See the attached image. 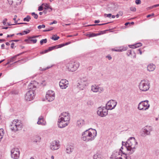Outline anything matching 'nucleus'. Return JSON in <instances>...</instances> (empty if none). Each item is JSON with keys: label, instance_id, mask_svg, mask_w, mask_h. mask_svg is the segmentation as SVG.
Wrapping results in <instances>:
<instances>
[{"label": "nucleus", "instance_id": "e433bc0d", "mask_svg": "<svg viewBox=\"0 0 159 159\" xmlns=\"http://www.w3.org/2000/svg\"><path fill=\"white\" fill-rule=\"evenodd\" d=\"M8 2L9 5H12V6L14 7H16L17 5V4H14L13 1H8Z\"/></svg>", "mask_w": 159, "mask_h": 159}, {"label": "nucleus", "instance_id": "052dcab7", "mask_svg": "<svg viewBox=\"0 0 159 159\" xmlns=\"http://www.w3.org/2000/svg\"><path fill=\"white\" fill-rule=\"evenodd\" d=\"M14 35V34H12L11 35H7V37L8 38L9 37H11L13 36Z\"/></svg>", "mask_w": 159, "mask_h": 159}, {"label": "nucleus", "instance_id": "f3484780", "mask_svg": "<svg viewBox=\"0 0 159 159\" xmlns=\"http://www.w3.org/2000/svg\"><path fill=\"white\" fill-rule=\"evenodd\" d=\"M59 85L61 89H66L68 86L69 82L66 79H62L59 82Z\"/></svg>", "mask_w": 159, "mask_h": 159}, {"label": "nucleus", "instance_id": "7c9ffc66", "mask_svg": "<svg viewBox=\"0 0 159 159\" xmlns=\"http://www.w3.org/2000/svg\"><path fill=\"white\" fill-rule=\"evenodd\" d=\"M4 134V132L3 129H0V142L2 139Z\"/></svg>", "mask_w": 159, "mask_h": 159}, {"label": "nucleus", "instance_id": "5fc2aeb1", "mask_svg": "<svg viewBox=\"0 0 159 159\" xmlns=\"http://www.w3.org/2000/svg\"><path fill=\"white\" fill-rule=\"evenodd\" d=\"M39 35L33 36L31 37H30L29 39L35 38L39 37Z\"/></svg>", "mask_w": 159, "mask_h": 159}, {"label": "nucleus", "instance_id": "a18cd8bd", "mask_svg": "<svg viewBox=\"0 0 159 159\" xmlns=\"http://www.w3.org/2000/svg\"><path fill=\"white\" fill-rule=\"evenodd\" d=\"M130 10L131 11L135 12L136 11V8L134 7H130Z\"/></svg>", "mask_w": 159, "mask_h": 159}, {"label": "nucleus", "instance_id": "680f3d73", "mask_svg": "<svg viewBox=\"0 0 159 159\" xmlns=\"http://www.w3.org/2000/svg\"><path fill=\"white\" fill-rule=\"evenodd\" d=\"M5 41V40L4 39H0V43L2 42H4Z\"/></svg>", "mask_w": 159, "mask_h": 159}, {"label": "nucleus", "instance_id": "4d7b16f0", "mask_svg": "<svg viewBox=\"0 0 159 159\" xmlns=\"http://www.w3.org/2000/svg\"><path fill=\"white\" fill-rule=\"evenodd\" d=\"M104 16H107V17H110L111 16V14H104Z\"/></svg>", "mask_w": 159, "mask_h": 159}, {"label": "nucleus", "instance_id": "4468645a", "mask_svg": "<svg viewBox=\"0 0 159 159\" xmlns=\"http://www.w3.org/2000/svg\"><path fill=\"white\" fill-rule=\"evenodd\" d=\"M70 115L67 112H63L61 113L59 116V119L63 120L68 122L70 120Z\"/></svg>", "mask_w": 159, "mask_h": 159}, {"label": "nucleus", "instance_id": "79ce46f5", "mask_svg": "<svg viewBox=\"0 0 159 159\" xmlns=\"http://www.w3.org/2000/svg\"><path fill=\"white\" fill-rule=\"evenodd\" d=\"M70 43L69 42L66 43H63V44H59V47L60 48H61L63 46H64L65 45H67Z\"/></svg>", "mask_w": 159, "mask_h": 159}, {"label": "nucleus", "instance_id": "13d9d810", "mask_svg": "<svg viewBox=\"0 0 159 159\" xmlns=\"http://www.w3.org/2000/svg\"><path fill=\"white\" fill-rule=\"evenodd\" d=\"M154 15V14L153 13H152L151 14H149L147 15V17H149L152 16H153Z\"/></svg>", "mask_w": 159, "mask_h": 159}, {"label": "nucleus", "instance_id": "5701e85b", "mask_svg": "<svg viewBox=\"0 0 159 159\" xmlns=\"http://www.w3.org/2000/svg\"><path fill=\"white\" fill-rule=\"evenodd\" d=\"M127 54L128 56H129L130 55L133 56V58H135L136 57L135 53L133 50H128L127 52Z\"/></svg>", "mask_w": 159, "mask_h": 159}, {"label": "nucleus", "instance_id": "b1692460", "mask_svg": "<svg viewBox=\"0 0 159 159\" xmlns=\"http://www.w3.org/2000/svg\"><path fill=\"white\" fill-rule=\"evenodd\" d=\"M84 125V120L80 119L78 120L77 122V125L79 127H81Z\"/></svg>", "mask_w": 159, "mask_h": 159}, {"label": "nucleus", "instance_id": "393cba45", "mask_svg": "<svg viewBox=\"0 0 159 159\" xmlns=\"http://www.w3.org/2000/svg\"><path fill=\"white\" fill-rule=\"evenodd\" d=\"M42 6H44L45 7V9L48 10L49 12H50L52 10L51 7L47 3H43Z\"/></svg>", "mask_w": 159, "mask_h": 159}, {"label": "nucleus", "instance_id": "774afa93", "mask_svg": "<svg viewBox=\"0 0 159 159\" xmlns=\"http://www.w3.org/2000/svg\"><path fill=\"white\" fill-rule=\"evenodd\" d=\"M47 10H46V9H45L43 11V12L44 14H46L47 13Z\"/></svg>", "mask_w": 159, "mask_h": 159}, {"label": "nucleus", "instance_id": "6e6d98bb", "mask_svg": "<svg viewBox=\"0 0 159 159\" xmlns=\"http://www.w3.org/2000/svg\"><path fill=\"white\" fill-rule=\"evenodd\" d=\"M135 3L137 4H139L141 3V1H135Z\"/></svg>", "mask_w": 159, "mask_h": 159}, {"label": "nucleus", "instance_id": "bf43d9fd", "mask_svg": "<svg viewBox=\"0 0 159 159\" xmlns=\"http://www.w3.org/2000/svg\"><path fill=\"white\" fill-rule=\"evenodd\" d=\"M51 67L50 66H48V67H47V68H45L44 69H42V70L43 71V70H46L47 69H49V68H50Z\"/></svg>", "mask_w": 159, "mask_h": 159}, {"label": "nucleus", "instance_id": "20e7f679", "mask_svg": "<svg viewBox=\"0 0 159 159\" xmlns=\"http://www.w3.org/2000/svg\"><path fill=\"white\" fill-rule=\"evenodd\" d=\"M23 125L18 120H14L10 124V129L12 131L16 132L21 129Z\"/></svg>", "mask_w": 159, "mask_h": 159}, {"label": "nucleus", "instance_id": "a878e982", "mask_svg": "<svg viewBox=\"0 0 159 159\" xmlns=\"http://www.w3.org/2000/svg\"><path fill=\"white\" fill-rule=\"evenodd\" d=\"M41 139V138L39 136L37 135L34 137L33 141L34 142L37 143L39 142Z\"/></svg>", "mask_w": 159, "mask_h": 159}, {"label": "nucleus", "instance_id": "2f4dec72", "mask_svg": "<svg viewBox=\"0 0 159 159\" xmlns=\"http://www.w3.org/2000/svg\"><path fill=\"white\" fill-rule=\"evenodd\" d=\"M25 42L28 43H30V41L33 42L34 43H35L37 42V40L36 39L29 40V39H26L25 40Z\"/></svg>", "mask_w": 159, "mask_h": 159}, {"label": "nucleus", "instance_id": "dca6fc26", "mask_svg": "<svg viewBox=\"0 0 159 159\" xmlns=\"http://www.w3.org/2000/svg\"><path fill=\"white\" fill-rule=\"evenodd\" d=\"M60 145L58 141L55 140L51 143L50 148L52 150H57L59 148Z\"/></svg>", "mask_w": 159, "mask_h": 159}, {"label": "nucleus", "instance_id": "4c0bfd02", "mask_svg": "<svg viewBox=\"0 0 159 159\" xmlns=\"http://www.w3.org/2000/svg\"><path fill=\"white\" fill-rule=\"evenodd\" d=\"M127 50V48L126 47L123 48L122 49H115L114 50L116 52H122L124 51H125Z\"/></svg>", "mask_w": 159, "mask_h": 159}, {"label": "nucleus", "instance_id": "c756f323", "mask_svg": "<svg viewBox=\"0 0 159 159\" xmlns=\"http://www.w3.org/2000/svg\"><path fill=\"white\" fill-rule=\"evenodd\" d=\"M71 147H72L71 146H69L66 147V151L67 153H70L72 152L73 150V148H71Z\"/></svg>", "mask_w": 159, "mask_h": 159}, {"label": "nucleus", "instance_id": "ea45409f", "mask_svg": "<svg viewBox=\"0 0 159 159\" xmlns=\"http://www.w3.org/2000/svg\"><path fill=\"white\" fill-rule=\"evenodd\" d=\"M59 38V36H57L56 35H54L53 37H52L51 39L55 41L57 40Z\"/></svg>", "mask_w": 159, "mask_h": 159}, {"label": "nucleus", "instance_id": "0e129e2a", "mask_svg": "<svg viewBox=\"0 0 159 159\" xmlns=\"http://www.w3.org/2000/svg\"><path fill=\"white\" fill-rule=\"evenodd\" d=\"M15 43H12L11 44V47L12 48H13V46L14 45Z\"/></svg>", "mask_w": 159, "mask_h": 159}, {"label": "nucleus", "instance_id": "8fccbe9b", "mask_svg": "<svg viewBox=\"0 0 159 159\" xmlns=\"http://www.w3.org/2000/svg\"><path fill=\"white\" fill-rule=\"evenodd\" d=\"M43 7L41 6L39 7L38 10L39 11H41L43 10Z\"/></svg>", "mask_w": 159, "mask_h": 159}, {"label": "nucleus", "instance_id": "6e6552de", "mask_svg": "<svg viewBox=\"0 0 159 159\" xmlns=\"http://www.w3.org/2000/svg\"><path fill=\"white\" fill-rule=\"evenodd\" d=\"M88 79L86 77H83L81 78L77 85V87L81 90L84 89L88 84Z\"/></svg>", "mask_w": 159, "mask_h": 159}, {"label": "nucleus", "instance_id": "2eb2a0df", "mask_svg": "<svg viewBox=\"0 0 159 159\" xmlns=\"http://www.w3.org/2000/svg\"><path fill=\"white\" fill-rule=\"evenodd\" d=\"M91 90L93 92L101 93L104 91V89L102 87H99L98 85H94L91 87Z\"/></svg>", "mask_w": 159, "mask_h": 159}, {"label": "nucleus", "instance_id": "e2e57ef3", "mask_svg": "<svg viewBox=\"0 0 159 159\" xmlns=\"http://www.w3.org/2000/svg\"><path fill=\"white\" fill-rule=\"evenodd\" d=\"M4 46H5V45H4V44H2L1 45V48L2 49H4Z\"/></svg>", "mask_w": 159, "mask_h": 159}, {"label": "nucleus", "instance_id": "4be33fe9", "mask_svg": "<svg viewBox=\"0 0 159 159\" xmlns=\"http://www.w3.org/2000/svg\"><path fill=\"white\" fill-rule=\"evenodd\" d=\"M156 68V66L152 63L149 64L147 67L148 70L149 71H153Z\"/></svg>", "mask_w": 159, "mask_h": 159}, {"label": "nucleus", "instance_id": "a19ab883", "mask_svg": "<svg viewBox=\"0 0 159 159\" xmlns=\"http://www.w3.org/2000/svg\"><path fill=\"white\" fill-rule=\"evenodd\" d=\"M47 39H43L40 40V43L41 45H42L44 43H46L47 42Z\"/></svg>", "mask_w": 159, "mask_h": 159}, {"label": "nucleus", "instance_id": "473e14b6", "mask_svg": "<svg viewBox=\"0 0 159 159\" xmlns=\"http://www.w3.org/2000/svg\"><path fill=\"white\" fill-rule=\"evenodd\" d=\"M94 159H102V158L101 155L96 154L94 155L93 157Z\"/></svg>", "mask_w": 159, "mask_h": 159}, {"label": "nucleus", "instance_id": "f257e3e1", "mask_svg": "<svg viewBox=\"0 0 159 159\" xmlns=\"http://www.w3.org/2000/svg\"><path fill=\"white\" fill-rule=\"evenodd\" d=\"M138 142L134 137H130L126 142H122V146L124 148L125 147L127 151V155H129L133 153L135 151L137 147Z\"/></svg>", "mask_w": 159, "mask_h": 159}, {"label": "nucleus", "instance_id": "3c124183", "mask_svg": "<svg viewBox=\"0 0 159 159\" xmlns=\"http://www.w3.org/2000/svg\"><path fill=\"white\" fill-rule=\"evenodd\" d=\"M106 58H107L109 60H110L111 59L112 57H111V55H108L106 57Z\"/></svg>", "mask_w": 159, "mask_h": 159}, {"label": "nucleus", "instance_id": "bb28decb", "mask_svg": "<svg viewBox=\"0 0 159 159\" xmlns=\"http://www.w3.org/2000/svg\"><path fill=\"white\" fill-rule=\"evenodd\" d=\"M44 120L43 117L41 116L39 118V120L37 122V124L39 125H44L43 123Z\"/></svg>", "mask_w": 159, "mask_h": 159}, {"label": "nucleus", "instance_id": "aec40b11", "mask_svg": "<svg viewBox=\"0 0 159 159\" xmlns=\"http://www.w3.org/2000/svg\"><path fill=\"white\" fill-rule=\"evenodd\" d=\"M36 84V82L35 81H32L28 86V88L30 89V90H32L35 92V91L36 88V86L35 85Z\"/></svg>", "mask_w": 159, "mask_h": 159}, {"label": "nucleus", "instance_id": "423d86ee", "mask_svg": "<svg viewBox=\"0 0 159 159\" xmlns=\"http://www.w3.org/2000/svg\"><path fill=\"white\" fill-rule=\"evenodd\" d=\"M80 66V63L78 62L70 61L66 65L67 70L70 72H74Z\"/></svg>", "mask_w": 159, "mask_h": 159}, {"label": "nucleus", "instance_id": "69168bd1", "mask_svg": "<svg viewBox=\"0 0 159 159\" xmlns=\"http://www.w3.org/2000/svg\"><path fill=\"white\" fill-rule=\"evenodd\" d=\"M100 22V20H95L94 21V23H98Z\"/></svg>", "mask_w": 159, "mask_h": 159}, {"label": "nucleus", "instance_id": "9b49d317", "mask_svg": "<svg viewBox=\"0 0 159 159\" xmlns=\"http://www.w3.org/2000/svg\"><path fill=\"white\" fill-rule=\"evenodd\" d=\"M55 98V93L53 91L48 90L47 92L46 98L49 102H51L54 100Z\"/></svg>", "mask_w": 159, "mask_h": 159}, {"label": "nucleus", "instance_id": "412c9836", "mask_svg": "<svg viewBox=\"0 0 159 159\" xmlns=\"http://www.w3.org/2000/svg\"><path fill=\"white\" fill-rule=\"evenodd\" d=\"M109 6V7L111 8V10L114 11L117 10L119 7V6L116 3H112Z\"/></svg>", "mask_w": 159, "mask_h": 159}, {"label": "nucleus", "instance_id": "ddd939ff", "mask_svg": "<svg viewBox=\"0 0 159 159\" xmlns=\"http://www.w3.org/2000/svg\"><path fill=\"white\" fill-rule=\"evenodd\" d=\"M117 102L114 100L109 101L106 104V107L108 110H112L115 108Z\"/></svg>", "mask_w": 159, "mask_h": 159}, {"label": "nucleus", "instance_id": "09e8293b", "mask_svg": "<svg viewBox=\"0 0 159 159\" xmlns=\"http://www.w3.org/2000/svg\"><path fill=\"white\" fill-rule=\"evenodd\" d=\"M7 20V18H5L4 19V20H3L2 23L3 24V25H5L6 24V22Z\"/></svg>", "mask_w": 159, "mask_h": 159}, {"label": "nucleus", "instance_id": "0eeeda50", "mask_svg": "<svg viewBox=\"0 0 159 159\" xmlns=\"http://www.w3.org/2000/svg\"><path fill=\"white\" fill-rule=\"evenodd\" d=\"M148 101L146 100L140 102L139 104L138 108L140 110L145 111L148 109L150 105L148 104Z\"/></svg>", "mask_w": 159, "mask_h": 159}, {"label": "nucleus", "instance_id": "603ef678", "mask_svg": "<svg viewBox=\"0 0 159 159\" xmlns=\"http://www.w3.org/2000/svg\"><path fill=\"white\" fill-rule=\"evenodd\" d=\"M30 30H28V31H23V33H24L25 34H27L28 33H29L30 32Z\"/></svg>", "mask_w": 159, "mask_h": 159}, {"label": "nucleus", "instance_id": "39448f33", "mask_svg": "<svg viewBox=\"0 0 159 159\" xmlns=\"http://www.w3.org/2000/svg\"><path fill=\"white\" fill-rule=\"evenodd\" d=\"M139 87V89L142 91L145 92L150 88V83L148 80H143L140 82Z\"/></svg>", "mask_w": 159, "mask_h": 159}, {"label": "nucleus", "instance_id": "de8ad7c7", "mask_svg": "<svg viewBox=\"0 0 159 159\" xmlns=\"http://www.w3.org/2000/svg\"><path fill=\"white\" fill-rule=\"evenodd\" d=\"M45 26L44 25H39L38 26V28L39 29H40L41 28H44Z\"/></svg>", "mask_w": 159, "mask_h": 159}, {"label": "nucleus", "instance_id": "f8f14e48", "mask_svg": "<svg viewBox=\"0 0 159 159\" xmlns=\"http://www.w3.org/2000/svg\"><path fill=\"white\" fill-rule=\"evenodd\" d=\"M11 155L12 158L18 159L19 157L20 152L18 148H14L11 150Z\"/></svg>", "mask_w": 159, "mask_h": 159}, {"label": "nucleus", "instance_id": "a211bd4d", "mask_svg": "<svg viewBox=\"0 0 159 159\" xmlns=\"http://www.w3.org/2000/svg\"><path fill=\"white\" fill-rule=\"evenodd\" d=\"M68 123L63 120L58 119V126L60 128H63L68 125Z\"/></svg>", "mask_w": 159, "mask_h": 159}, {"label": "nucleus", "instance_id": "1a4fd4ad", "mask_svg": "<svg viewBox=\"0 0 159 159\" xmlns=\"http://www.w3.org/2000/svg\"><path fill=\"white\" fill-rule=\"evenodd\" d=\"M97 114L101 117L106 116L108 114V110L106 107H99L97 111Z\"/></svg>", "mask_w": 159, "mask_h": 159}, {"label": "nucleus", "instance_id": "72a5a7b5", "mask_svg": "<svg viewBox=\"0 0 159 159\" xmlns=\"http://www.w3.org/2000/svg\"><path fill=\"white\" fill-rule=\"evenodd\" d=\"M60 48L59 47V44L58 45H56L54 46L50 47L48 48L49 50V51H51L54 49H57Z\"/></svg>", "mask_w": 159, "mask_h": 159}, {"label": "nucleus", "instance_id": "f704fd0d", "mask_svg": "<svg viewBox=\"0 0 159 159\" xmlns=\"http://www.w3.org/2000/svg\"><path fill=\"white\" fill-rule=\"evenodd\" d=\"M99 34H96L95 33H90V34H87V36H88L89 37H92L97 36L98 35H99Z\"/></svg>", "mask_w": 159, "mask_h": 159}, {"label": "nucleus", "instance_id": "7ed1b4c3", "mask_svg": "<svg viewBox=\"0 0 159 159\" xmlns=\"http://www.w3.org/2000/svg\"><path fill=\"white\" fill-rule=\"evenodd\" d=\"M121 147L119 150L114 151L110 157V159H131L129 155H127L123 151Z\"/></svg>", "mask_w": 159, "mask_h": 159}, {"label": "nucleus", "instance_id": "6ab92c4d", "mask_svg": "<svg viewBox=\"0 0 159 159\" xmlns=\"http://www.w3.org/2000/svg\"><path fill=\"white\" fill-rule=\"evenodd\" d=\"M150 127H146L143 130L142 133L141 135L143 136H145L146 135L150 134V132L152 131L151 128H150Z\"/></svg>", "mask_w": 159, "mask_h": 159}, {"label": "nucleus", "instance_id": "49530a36", "mask_svg": "<svg viewBox=\"0 0 159 159\" xmlns=\"http://www.w3.org/2000/svg\"><path fill=\"white\" fill-rule=\"evenodd\" d=\"M50 51L49 50V49L48 48V49L45 50L44 51H42L40 52L41 54H43L45 53H46L47 52H48Z\"/></svg>", "mask_w": 159, "mask_h": 159}, {"label": "nucleus", "instance_id": "f03ea898", "mask_svg": "<svg viewBox=\"0 0 159 159\" xmlns=\"http://www.w3.org/2000/svg\"><path fill=\"white\" fill-rule=\"evenodd\" d=\"M97 133L96 130L89 129L86 130L82 134L81 139L86 142L93 140L97 136Z\"/></svg>", "mask_w": 159, "mask_h": 159}, {"label": "nucleus", "instance_id": "cd10ccee", "mask_svg": "<svg viewBox=\"0 0 159 159\" xmlns=\"http://www.w3.org/2000/svg\"><path fill=\"white\" fill-rule=\"evenodd\" d=\"M24 52H22L20 54H19L12 57L10 59H9V62H12L16 60V57H17L19 56L20 55L22 54Z\"/></svg>", "mask_w": 159, "mask_h": 159}, {"label": "nucleus", "instance_id": "338daca9", "mask_svg": "<svg viewBox=\"0 0 159 159\" xmlns=\"http://www.w3.org/2000/svg\"><path fill=\"white\" fill-rule=\"evenodd\" d=\"M19 34H20V35H23L24 34H25L24 33H17V35H19Z\"/></svg>", "mask_w": 159, "mask_h": 159}, {"label": "nucleus", "instance_id": "58836bf2", "mask_svg": "<svg viewBox=\"0 0 159 159\" xmlns=\"http://www.w3.org/2000/svg\"><path fill=\"white\" fill-rule=\"evenodd\" d=\"M30 19L31 17L30 16H27L26 17L24 18L23 20L24 21H26L28 22L30 21Z\"/></svg>", "mask_w": 159, "mask_h": 159}, {"label": "nucleus", "instance_id": "37998d69", "mask_svg": "<svg viewBox=\"0 0 159 159\" xmlns=\"http://www.w3.org/2000/svg\"><path fill=\"white\" fill-rule=\"evenodd\" d=\"M31 15L34 16L35 19H37L38 18V15L37 14H35L34 12H32Z\"/></svg>", "mask_w": 159, "mask_h": 159}, {"label": "nucleus", "instance_id": "9d476101", "mask_svg": "<svg viewBox=\"0 0 159 159\" xmlns=\"http://www.w3.org/2000/svg\"><path fill=\"white\" fill-rule=\"evenodd\" d=\"M35 93L32 90H29L26 93L25 99L27 101H31L34 98Z\"/></svg>", "mask_w": 159, "mask_h": 159}, {"label": "nucleus", "instance_id": "c85d7f7f", "mask_svg": "<svg viewBox=\"0 0 159 159\" xmlns=\"http://www.w3.org/2000/svg\"><path fill=\"white\" fill-rule=\"evenodd\" d=\"M142 45V44L141 43H136L134 45H132L131 46V47L130 48H138L141 46Z\"/></svg>", "mask_w": 159, "mask_h": 159}, {"label": "nucleus", "instance_id": "864d4df0", "mask_svg": "<svg viewBox=\"0 0 159 159\" xmlns=\"http://www.w3.org/2000/svg\"><path fill=\"white\" fill-rule=\"evenodd\" d=\"M57 23V21L54 20L52 22H51L49 24V25H52L53 24H56Z\"/></svg>", "mask_w": 159, "mask_h": 159}, {"label": "nucleus", "instance_id": "c9c22d12", "mask_svg": "<svg viewBox=\"0 0 159 159\" xmlns=\"http://www.w3.org/2000/svg\"><path fill=\"white\" fill-rule=\"evenodd\" d=\"M159 7V4L153 5L152 6L148 7L146 9L147 10H150V9H151L153 8L156 7Z\"/></svg>", "mask_w": 159, "mask_h": 159}, {"label": "nucleus", "instance_id": "c03bdc74", "mask_svg": "<svg viewBox=\"0 0 159 159\" xmlns=\"http://www.w3.org/2000/svg\"><path fill=\"white\" fill-rule=\"evenodd\" d=\"M110 22H108V23H103V24H93V25H88V26H95V25H106V24H108Z\"/></svg>", "mask_w": 159, "mask_h": 159}]
</instances>
